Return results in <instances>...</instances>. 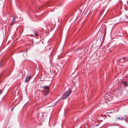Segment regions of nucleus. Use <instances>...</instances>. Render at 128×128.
I'll use <instances>...</instances> for the list:
<instances>
[{"instance_id": "obj_1", "label": "nucleus", "mask_w": 128, "mask_h": 128, "mask_svg": "<svg viewBox=\"0 0 128 128\" xmlns=\"http://www.w3.org/2000/svg\"><path fill=\"white\" fill-rule=\"evenodd\" d=\"M43 90L41 91L42 92L44 95L46 96L48 94L50 91V88L48 86H44L42 87Z\"/></svg>"}, {"instance_id": "obj_2", "label": "nucleus", "mask_w": 128, "mask_h": 128, "mask_svg": "<svg viewBox=\"0 0 128 128\" xmlns=\"http://www.w3.org/2000/svg\"><path fill=\"white\" fill-rule=\"evenodd\" d=\"M72 92V90L69 89L63 94L62 97V99H65L70 95Z\"/></svg>"}, {"instance_id": "obj_3", "label": "nucleus", "mask_w": 128, "mask_h": 128, "mask_svg": "<svg viewBox=\"0 0 128 128\" xmlns=\"http://www.w3.org/2000/svg\"><path fill=\"white\" fill-rule=\"evenodd\" d=\"M10 74V72L8 70L4 71L0 74V78H4L7 77Z\"/></svg>"}, {"instance_id": "obj_4", "label": "nucleus", "mask_w": 128, "mask_h": 128, "mask_svg": "<svg viewBox=\"0 0 128 128\" xmlns=\"http://www.w3.org/2000/svg\"><path fill=\"white\" fill-rule=\"evenodd\" d=\"M36 14L35 15L36 18L38 20H39L40 18V13L39 12V11L36 9Z\"/></svg>"}, {"instance_id": "obj_5", "label": "nucleus", "mask_w": 128, "mask_h": 128, "mask_svg": "<svg viewBox=\"0 0 128 128\" xmlns=\"http://www.w3.org/2000/svg\"><path fill=\"white\" fill-rule=\"evenodd\" d=\"M31 78V77L30 75H27L26 76L24 82L26 83H28L29 81V80Z\"/></svg>"}, {"instance_id": "obj_6", "label": "nucleus", "mask_w": 128, "mask_h": 128, "mask_svg": "<svg viewBox=\"0 0 128 128\" xmlns=\"http://www.w3.org/2000/svg\"><path fill=\"white\" fill-rule=\"evenodd\" d=\"M16 19L14 18L12 21L11 25L12 26L14 24L16 23Z\"/></svg>"}, {"instance_id": "obj_7", "label": "nucleus", "mask_w": 128, "mask_h": 128, "mask_svg": "<svg viewBox=\"0 0 128 128\" xmlns=\"http://www.w3.org/2000/svg\"><path fill=\"white\" fill-rule=\"evenodd\" d=\"M2 92L3 90H0V94L2 93Z\"/></svg>"}, {"instance_id": "obj_8", "label": "nucleus", "mask_w": 128, "mask_h": 128, "mask_svg": "<svg viewBox=\"0 0 128 128\" xmlns=\"http://www.w3.org/2000/svg\"><path fill=\"white\" fill-rule=\"evenodd\" d=\"M126 58V57H124L122 59L123 60H124Z\"/></svg>"}, {"instance_id": "obj_9", "label": "nucleus", "mask_w": 128, "mask_h": 128, "mask_svg": "<svg viewBox=\"0 0 128 128\" xmlns=\"http://www.w3.org/2000/svg\"><path fill=\"white\" fill-rule=\"evenodd\" d=\"M124 84H125L126 86L127 85L126 84L127 83L126 82H124Z\"/></svg>"}, {"instance_id": "obj_10", "label": "nucleus", "mask_w": 128, "mask_h": 128, "mask_svg": "<svg viewBox=\"0 0 128 128\" xmlns=\"http://www.w3.org/2000/svg\"><path fill=\"white\" fill-rule=\"evenodd\" d=\"M126 122H127L128 123V118L126 120Z\"/></svg>"}, {"instance_id": "obj_11", "label": "nucleus", "mask_w": 128, "mask_h": 128, "mask_svg": "<svg viewBox=\"0 0 128 128\" xmlns=\"http://www.w3.org/2000/svg\"><path fill=\"white\" fill-rule=\"evenodd\" d=\"M14 107H13V108L12 109V110H12V111L13 110H14Z\"/></svg>"}, {"instance_id": "obj_12", "label": "nucleus", "mask_w": 128, "mask_h": 128, "mask_svg": "<svg viewBox=\"0 0 128 128\" xmlns=\"http://www.w3.org/2000/svg\"><path fill=\"white\" fill-rule=\"evenodd\" d=\"M35 35L36 36H38V34H35Z\"/></svg>"}, {"instance_id": "obj_13", "label": "nucleus", "mask_w": 128, "mask_h": 128, "mask_svg": "<svg viewBox=\"0 0 128 128\" xmlns=\"http://www.w3.org/2000/svg\"><path fill=\"white\" fill-rule=\"evenodd\" d=\"M46 100V99H44V100L43 101H43H45Z\"/></svg>"}, {"instance_id": "obj_14", "label": "nucleus", "mask_w": 128, "mask_h": 128, "mask_svg": "<svg viewBox=\"0 0 128 128\" xmlns=\"http://www.w3.org/2000/svg\"><path fill=\"white\" fill-rule=\"evenodd\" d=\"M46 28V26H45L44 27V28Z\"/></svg>"}, {"instance_id": "obj_15", "label": "nucleus", "mask_w": 128, "mask_h": 128, "mask_svg": "<svg viewBox=\"0 0 128 128\" xmlns=\"http://www.w3.org/2000/svg\"><path fill=\"white\" fill-rule=\"evenodd\" d=\"M42 30L43 31L44 29L43 28H42Z\"/></svg>"}, {"instance_id": "obj_16", "label": "nucleus", "mask_w": 128, "mask_h": 128, "mask_svg": "<svg viewBox=\"0 0 128 128\" xmlns=\"http://www.w3.org/2000/svg\"><path fill=\"white\" fill-rule=\"evenodd\" d=\"M118 118L119 119H120V118H119V117Z\"/></svg>"}, {"instance_id": "obj_17", "label": "nucleus", "mask_w": 128, "mask_h": 128, "mask_svg": "<svg viewBox=\"0 0 128 128\" xmlns=\"http://www.w3.org/2000/svg\"><path fill=\"white\" fill-rule=\"evenodd\" d=\"M43 116H42V117Z\"/></svg>"}, {"instance_id": "obj_18", "label": "nucleus", "mask_w": 128, "mask_h": 128, "mask_svg": "<svg viewBox=\"0 0 128 128\" xmlns=\"http://www.w3.org/2000/svg\"><path fill=\"white\" fill-rule=\"evenodd\" d=\"M51 48V47H50V49Z\"/></svg>"}, {"instance_id": "obj_19", "label": "nucleus", "mask_w": 128, "mask_h": 128, "mask_svg": "<svg viewBox=\"0 0 128 128\" xmlns=\"http://www.w3.org/2000/svg\"><path fill=\"white\" fill-rule=\"evenodd\" d=\"M38 67H39V66L38 65Z\"/></svg>"}, {"instance_id": "obj_20", "label": "nucleus", "mask_w": 128, "mask_h": 128, "mask_svg": "<svg viewBox=\"0 0 128 128\" xmlns=\"http://www.w3.org/2000/svg\"><path fill=\"white\" fill-rule=\"evenodd\" d=\"M42 119L43 120V118H42Z\"/></svg>"}, {"instance_id": "obj_21", "label": "nucleus", "mask_w": 128, "mask_h": 128, "mask_svg": "<svg viewBox=\"0 0 128 128\" xmlns=\"http://www.w3.org/2000/svg\"><path fill=\"white\" fill-rule=\"evenodd\" d=\"M38 117H39V116H38Z\"/></svg>"}, {"instance_id": "obj_22", "label": "nucleus", "mask_w": 128, "mask_h": 128, "mask_svg": "<svg viewBox=\"0 0 128 128\" xmlns=\"http://www.w3.org/2000/svg\"><path fill=\"white\" fill-rule=\"evenodd\" d=\"M50 46L49 45V46Z\"/></svg>"}]
</instances>
